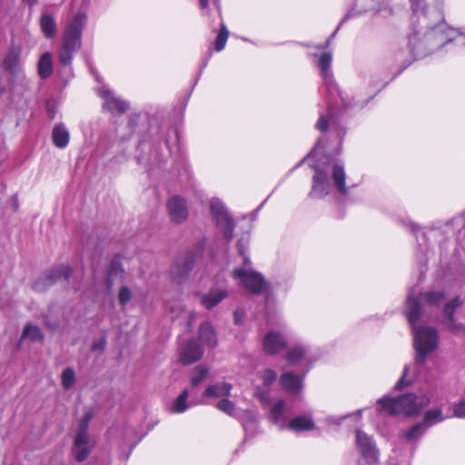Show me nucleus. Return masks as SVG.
Here are the masks:
<instances>
[{
    "label": "nucleus",
    "instance_id": "30",
    "mask_svg": "<svg viewBox=\"0 0 465 465\" xmlns=\"http://www.w3.org/2000/svg\"><path fill=\"white\" fill-rule=\"evenodd\" d=\"M188 396V391L183 390L174 401L171 408L172 411L175 413L184 412L190 407V404L187 402Z\"/></svg>",
    "mask_w": 465,
    "mask_h": 465
},
{
    "label": "nucleus",
    "instance_id": "33",
    "mask_svg": "<svg viewBox=\"0 0 465 465\" xmlns=\"http://www.w3.org/2000/svg\"><path fill=\"white\" fill-rule=\"evenodd\" d=\"M208 372H209L208 368H206L203 365H199V366L195 367L193 370V375L191 379L192 386L196 387L199 384H201L206 378Z\"/></svg>",
    "mask_w": 465,
    "mask_h": 465
},
{
    "label": "nucleus",
    "instance_id": "32",
    "mask_svg": "<svg viewBox=\"0 0 465 465\" xmlns=\"http://www.w3.org/2000/svg\"><path fill=\"white\" fill-rule=\"evenodd\" d=\"M30 339L33 341H40L44 339L41 329L33 324H27L23 331L22 339Z\"/></svg>",
    "mask_w": 465,
    "mask_h": 465
},
{
    "label": "nucleus",
    "instance_id": "13",
    "mask_svg": "<svg viewBox=\"0 0 465 465\" xmlns=\"http://www.w3.org/2000/svg\"><path fill=\"white\" fill-rule=\"evenodd\" d=\"M331 54L327 52L321 54L319 58V66L321 68V74L323 80V83L330 93L331 95H333L334 93H338L336 84L333 81L332 72L331 68Z\"/></svg>",
    "mask_w": 465,
    "mask_h": 465
},
{
    "label": "nucleus",
    "instance_id": "1",
    "mask_svg": "<svg viewBox=\"0 0 465 465\" xmlns=\"http://www.w3.org/2000/svg\"><path fill=\"white\" fill-rule=\"evenodd\" d=\"M316 127L323 133L329 132V134L333 137V147L331 148L326 144L327 137L323 135L307 156L306 159L312 162L310 165L314 170L312 190L309 194L312 198H322L328 195L332 181L337 191L341 194L346 195L348 188L345 186L346 175L343 166L324 154L326 153H339L345 135V130L338 124L331 105L326 113H320Z\"/></svg>",
    "mask_w": 465,
    "mask_h": 465
},
{
    "label": "nucleus",
    "instance_id": "2",
    "mask_svg": "<svg viewBox=\"0 0 465 465\" xmlns=\"http://www.w3.org/2000/svg\"><path fill=\"white\" fill-rule=\"evenodd\" d=\"M411 2L413 14L411 18L412 34L409 37V45L415 57L422 54L423 47L435 50L451 42L465 45V35L458 29L450 27L445 23L429 25V17L422 8L423 0Z\"/></svg>",
    "mask_w": 465,
    "mask_h": 465
},
{
    "label": "nucleus",
    "instance_id": "11",
    "mask_svg": "<svg viewBox=\"0 0 465 465\" xmlns=\"http://www.w3.org/2000/svg\"><path fill=\"white\" fill-rule=\"evenodd\" d=\"M97 94L104 100V108L107 109L111 113L123 114L129 109L127 102L116 96L105 86L99 88Z\"/></svg>",
    "mask_w": 465,
    "mask_h": 465
},
{
    "label": "nucleus",
    "instance_id": "5",
    "mask_svg": "<svg viewBox=\"0 0 465 465\" xmlns=\"http://www.w3.org/2000/svg\"><path fill=\"white\" fill-rule=\"evenodd\" d=\"M381 410L391 415H416L430 404L427 396L417 397L415 394H405L398 398H382L378 401Z\"/></svg>",
    "mask_w": 465,
    "mask_h": 465
},
{
    "label": "nucleus",
    "instance_id": "38",
    "mask_svg": "<svg viewBox=\"0 0 465 465\" xmlns=\"http://www.w3.org/2000/svg\"><path fill=\"white\" fill-rule=\"evenodd\" d=\"M92 418L93 414L91 411H87L84 413V417L79 420L78 430L76 432V435H89L88 427Z\"/></svg>",
    "mask_w": 465,
    "mask_h": 465
},
{
    "label": "nucleus",
    "instance_id": "22",
    "mask_svg": "<svg viewBox=\"0 0 465 465\" xmlns=\"http://www.w3.org/2000/svg\"><path fill=\"white\" fill-rule=\"evenodd\" d=\"M285 358L288 363L292 366L303 364L304 361H307L308 358V349L304 346H295L292 348L285 355ZM309 363L304 362L306 369L304 370V373L309 371Z\"/></svg>",
    "mask_w": 465,
    "mask_h": 465
},
{
    "label": "nucleus",
    "instance_id": "35",
    "mask_svg": "<svg viewBox=\"0 0 465 465\" xmlns=\"http://www.w3.org/2000/svg\"><path fill=\"white\" fill-rule=\"evenodd\" d=\"M62 385L64 389L72 388L75 382V372L72 368H67L62 372Z\"/></svg>",
    "mask_w": 465,
    "mask_h": 465
},
{
    "label": "nucleus",
    "instance_id": "20",
    "mask_svg": "<svg viewBox=\"0 0 465 465\" xmlns=\"http://www.w3.org/2000/svg\"><path fill=\"white\" fill-rule=\"evenodd\" d=\"M227 291L222 288H213L209 292L203 293L200 297L201 304L207 310L217 306L223 299L227 297Z\"/></svg>",
    "mask_w": 465,
    "mask_h": 465
},
{
    "label": "nucleus",
    "instance_id": "9",
    "mask_svg": "<svg viewBox=\"0 0 465 465\" xmlns=\"http://www.w3.org/2000/svg\"><path fill=\"white\" fill-rule=\"evenodd\" d=\"M70 272L71 270L67 265H60L53 268L45 274L40 276L35 282L33 288L37 292H44L62 279L67 281L69 279Z\"/></svg>",
    "mask_w": 465,
    "mask_h": 465
},
{
    "label": "nucleus",
    "instance_id": "6",
    "mask_svg": "<svg viewBox=\"0 0 465 465\" xmlns=\"http://www.w3.org/2000/svg\"><path fill=\"white\" fill-rule=\"evenodd\" d=\"M284 402L279 401L271 411L272 420L279 426L280 430H290L295 432L309 431L314 429V421L310 415H301L287 422L284 418Z\"/></svg>",
    "mask_w": 465,
    "mask_h": 465
},
{
    "label": "nucleus",
    "instance_id": "43",
    "mask_svg": "<svg viewBox=\"0 0 465 465\" xmlns=\"http://www.w3.org/2000/svg\"><path fill=\"white\" fill-rule=\"evenodd\" d=\"M453 416L459 419L465 418V400H461L460 402L453 405Z\"/></svg>",
    "mask_w": 465,
    "mask_h": 465
},
{
    "label": "nucleus",
    "instance_id": "48",
    "mask_svg": "<svg viewBox=\"0 0 465 465\" xmlns=\"http://www.w3.org/2000/svg\"><path fill=\"white\" fill-rule=\"evenodd\" d=\"M25 2L30 5L33 6L36 4L37 0H25Z\"/></svg>",
    "mask_w": 465,
    "mask_h": 465
},
{
    "label": "nucleus",
    "instance_id": "26",
    "mask_svg": "<svg viewBox=\"0 0 465 465\" xmlns=\"http://www.w3.org/2000/svg\"><path fill=\"white\" fill-rule=\"evenodd\" d=\"M53 72V55L51 53L45 52L38 60L37 73L42 79H46L52 75Z\"/></svg>",
    "mask_w": 465,
    "mask_h": 465
},
{
    "label": "nucleus",
    "instance_id": "23",
    "mask_svg": "<svg viewBox=\"0 0 465 465\" xmlns=\"http://www.w3.org/2000/svg\"><path fill=\"white\" fill-rule=\"evenodd\" d=\"M193 262L189 259H180L171 270L172 276L177 282L185 281L193 269Z\"/></svg>",
    "mask_w": 465,
    "mask_h": 465
},
{
    "label": "nucleus",
    "instance_id": "24",
    "mask_svg": "<svg viewBox=\"0 0 465 465\" xmlns=\"http://www.w3.org/2000/svg\"><path fill=\"white\" fill-rule=\"evenodd\" d=\"M232 389V385L228 382H217L212 385H209L204 392L203 396L206 398H221L226 397L231 394V391Z\"/></svg>",
    "mask_w": 465,
    "mask_h": 465
},
{
    "label": "nucleus",
    "instance_id": "12",
    "mask_svg": "<svg viewBox=\"0 0 465 465\" xmlns=\"http://www.w3.org/2000/svg\"><path fill=\"white\" fill-rule=\"evenodd\" d=\"M94 448V441L90 435H75L72 455L76 461L82 462L88 458Z\"/></svg>",
    "mask_w": 465,
    "mask_h": 465
},
{
    "label": "nucleus",
    "instance_id": "40",
    "mask_svg": "<svg viewBox=\"0 0 465 465\" xmlns=\"http://www.w3.org/2000/svg\"><path fill=\"white\" fill-rule=\"evenodd\" d=\"M133 297L132 291L127 286H123L120 288L118 293V301L122 306L126 305Z\"/></svg>",
    "mask_w": 465,
    "mask_h": 465
},
{
    "label": "nucleus",
    "instance_id": "19",
    "mask_svg": "<svg viewBox=\"0 0 465 465\" xmlns=\"http://www.w3.org/2000/svg\"><path fill=\"white\" fill-rule=\"evenodd\" d=\"M203 354V351L196 341H187L181 350L180 361L184 365H190L199 361Z\"/></svg>",
    "mask_w": 465,
    "mask_h": 465
},
{
    "label": "nucleus",
    "instance_id": "37",
    "mask_svg": "<svg viewBox=\"0 0 465 465\" xmlns=\"http://www.w3.org/2000/svg\"><path fill=\"white\" fill-rule=\"evenodd\" d=\"M228 36H229V31L227 30L226 26L223 24L221 30H220V32L217 35V38L215 40V50L217 52H220L224 48L227 39H228Z\"/></svg>",
    "mask_w": 465,
    "mask_h": 465
},
{
    "label": "nucleus",
    "instance_id": "27",
    "mask_svg": "<svg viewBox=\"0 0 465 465\" xmlns=\"http://www.w3.org/2000/svg\"><path fill=\"white\" fill-rule=\"evenodd\" d=\"M40 26L46 38H53L56 34V23L54 15L43 13L40 17Z\"/></svg>",
    "mask_w": 465,
    "mask_h": 465
},
{
    "label": "nucleus",
    "instance_id": "17",
    "mask_svg": "<svg viewBox=\"0 0 465 465\" xmlns=\"http://www.w3.org/2000/svg\"><path fill=\"white\" fill-rule=\"evenodd\" d=\"M3 66L7 74L16 73L17 76H21V71H25L21 61V47L12 46L3 60Z\"/></svg>",
    "mask_w": 465,
    "mask_h": 465
},
{
    "label": "nucleus",
    "instance_id": "36",
    "mask_svg": "<svg viewBox=\"0 0 465 465\" xmlns=\"http://www.w3.org/2000/svg\"><path fill=\"white\" fill-rule=\"evenodd\" d=\"M215 407L226 413L229 416H233L235 412V404L232 401L228 399H222L219 401L216 402Z\"/></svg>",
    "mask_w": 465,
    "mask_h": 465
},
{
    "label": "nucleus",
    "instance_id": "41",
    "mask_svg": "<svg viewBox=\"0 0 465 465\" xmlns=\"http://www.w3.org/2000/svg\"><path fill=\"white\" fill-rule=\"evenodd\" d=\"M259 374L265 386L271 385L277 378V373L272 369L264 370Z\"/></svg>",
    "mask_w": 465,
    "mask_h": 465
},
{
    "label": "nucleus",
    "instance_id": "42",
    "mask_svg": "<svg viewBox=\"0 0 465 465\" xmlns=\"http://www.w3.org/2000/svg\"><path fill=\"white\" fill-rule=\"evenodd\" d=\"M410 371H411V367L405 366L401 380L395 385L396 390L401 391V390H402L403 387L411 384V381L410 379H408V375H409Z\"/></svg>",
    "mask_w": 465,
    "mask_h": 465
},
{
    "label": "nucleus",
    "instance_id": "4",
    "mask_svg": "<svg viewBox=\"0 0 465 465\" xmlns=\"http://www.w3.org/2000/svg\"><path fill=\"white\" fill-rule=\"evenodd\" d=\"M86 20L85 14L78 12L64 28L62 43L58 50L59 62L64 66L71 64L74 54L81 48L82 33Z\"/></svg>",
    "mask_w": 465,
    "mask_h": 465
},
{
    "label": "nucleus",
    "instance_id": "7",
    "mask_svg": "<svg viewBox=\"0 0 465 465\" xmlns=\"http://www.w3.org/2000/svg\"><path fill=\"white\" fill-rule=\"evenodd\" d=\"M251 265H244V268H236L232 272V278L250 292L259 294L266 289V282L262 274L253 271Z\"/></svg>",
    "mask_w": 465,
    "mask_h": 465
},
{
    "label": "nucleus",
    "instance_id": "18",
    "mask_svg": "<svg viewBox=\"0 0 465 465\" xmlns=\"http://www.w3.org/2000/svg\"><path fill=\"white\" fill-rule=\"evenodd\" d=\"M462 304L461 299L457 296L450 302H447L443 308V322L452 331H465V326L462 324H457L454 321V312Z\"/></svg>",
    "mask_w": 465,
    "mask_h": 465
},
{
    "label": "nucleus",
    "instance_id": "10",
    "mask_svg": "<svg viewBox=\"0 0 465 465\" xmlns=\"http://www.w3.org/2000/svg\"><path fill=\"white\" fill-rule=\"evenodd\" d=\"M166 207L169 218L173 223L181 224L187 220L189 216V210L185 200L181 196H172L168 200Z\"/></svg>",
    "mask_w": 465,
    "mask_h": 465
},
{
    "label": "nucleus",
    "instance_id": "21",
    "mask_svg": "<svg viewBox=\"0 0 465 465\" xmlns=\"http://www.w3.org/2000/svg\"><path fill=\"white\" fill-rule=\"evenodd\" d=\"M303 376L296 375L292 371H286L282 374L280 381L282 386L290 393H298L302 388Z\"/></svg>",
    "mask_w": 465,
    "mask_h": 465
},
{
    "label": "nucleus",
    "instance_id": "3",
    "mask_svg": "<svg viewBox=\"0 0 465 465\" xmlns=\"http://www.w3.org/2000/svg\"><path fill=\"white\" fill-rule=\"evenodd\" d=\"M406 316L414 331V349L417 352L415 358L416 365L421 364L426 356L438 346V334L432 328L415 329V324L420 316V303L415 298V291L411 290L407 299Z\"/></svg>",
    "mask_w": 465,
    "mask_h": 465
},
{
    "label": "nucleus",
    "instance_id": "16",
    "mask_svg": "<svg viewBox=\"0 0 465 465\" xmlns=\"http://www.w3.org/2000/svg\"><path fill=\"white\" fill-rule=\"evenodd\" d=\"M286 345V339L274 331H269L262 341L263 351L268 355H275L281 352Z\"/></svg>",
    "mask_w": 465,
    "mask_h": 465
},
{
    "label": "nucleus",
    "instance_id": "45",
    "mask_svg": "<svg viewBox=\"0 0 465 465\" xmlns=\"http://www.w3.org/2000/svg\"><path fill=\"white\" fill-rule=\"evenodd\" d=\"M255 396L262 402H267L269 401V393L265 391H257L255 392Z\"/></svg>",
    "mask_w": 465,
    "mask_h": 465
},
{
    "label": "nucleus",
    "instance_id": "44",
    "mask_svg": "<svg viewBox=\"0 0 465 465\" xmlns=\"http://www.w3.org/2000/svg\"><path fill=\"white\" fill-rule=\"evenodd\" d=\"M349 17H350V14L346 15L342 18V20H341V22L340 25L337 27V29H336V30H339V28H340V26L341 25V24H342V23H344L347 19H349ZM336 32H337V31H335V32L331 35V37L326 41V43H325L323 45H319L317 48H318V49H323V48L328 47V46L330 45V44H331V39L334 37V35H335Z\"/></svg>",
    "mask_w": 465,
    "mask_h": 465
},
{
    "label": "nucleus",
    "instance_id": "47",
    "mask_svg": "<svg viewBox=\"0 0 465 465\" xmlns=\"http://www.w3.org/2000/svg\"><path fill=\"white\" fill-rule=\"evenodd\" d=\"M104 346V341H103V343L101 345H94L93 350H97V349L103 350Z\"/></svg>",
    "mask_w": 465,
    "mask_h": 465
},
{
    "label": "nucleus",
    "instance_id": "25",
    "mask_svg": "<svg viewBox=\"0 0 465 465\" xmlns=\"http://www.w3.org/2000/svg\"><path fill=\"white\" fill-rule=\"evenodd\" d=\"M52 140L54 144L58 148L67 146L70 140V133L64 124H55L52 132Z\"/></svg>",
    "mask_w": 465,
    "mask_h": 465
},
{
    "label": "nucleus",
    "instance_id": "28",
    "mask_svg": "<svg viewBox=\"0 0 465 465\" xmlns=\"http://www.w3.org/2000/svg\"><path fill=\"white\" fill-rule=\"evenodd\" d=\"M199 338L202 341L210 348L216 346L217 338L213 328L210 322H203L200 326Z\"/></svg>",
    "mask_w": 465,
    "mask_h": 465
},
{
    "label": "nucleus",
    "instance_id": "15",
    "mask_svg": "<svg viewBox=\"0 0 465 465\" xmlns=\"http://www.w3.org/2000/svg\"><path fill=\"white\" fill-rule=\"evenodd\" d=\"M21 76L16 73L7 74V85L1 88V92H9L13 95H23L29 88L30 81L27 79L25 71H21Z\"/></svg>",
    "mask_w": 465,
    "mask_h": 465
},
{
    "label": "nucleus",
    "instance_id": "29",
    "mask_svg": "<svg viewBox=\"0 0 465 465\" xmlns=\"http://www.w3.org/2000/svg\"><path fill=\"white\" fill-rule=\"evenodd\" d=\"M445 293L441 291L427 292L421 295L424 303L430 306H440L445 300Z\"/></svg>",
    "mask_w": 465,
    "mask_h": 465
},
{
    "label": "nucleus",
    "instance_id": "14",
    "mask_svg": "<svg viewBox=\"0 0 465 465\" xmlns=\"http://www.w3.org/2000/svg\"><path fill=\"white\" fill-rule=\"evenodd\" d=\"M356 442L361 450V455L370 462H377L379 451L371 437L361 430L356 431Z\"/></svg>",
    "mask_w": 465,
    "mask_h": 465
},
{
    "label": "nucleus",
    "instance_id": "39",
    "mask_svg": "<svg viewBox=\"0 0 465 465\" xmlns=\"http://www.w3.org/2000/svg\"><path fill=\"white\" fill-rule=\"evenodd\" d=\"M249 244V239L248 238H241L237 242V248L240 255L243 258V264L244 265H251V260L250 258L245 254V251L248 248Z\"/></svg>",
    "mask_w": 465,
    "mask_h": 465
},
{
    "label": "nucleus",
    "instance_id": "34",
    "mask_svg": "<svg viewBox=\"0 0 465 465\" xmlns=\"http://www.w3.org/2000/svg\"><path fill=\"white\" fill-rule=\"evenodd\" d=\"M426 427L423 425V423L420 422L414 426H412L407 432H406V439L410 441H414L419 440L423 433L426 430Z\"/></svg>",
    "mask_w": 465,
    "mask_h": 465
},
{
    "label": "nucleus",
    "instance_id": "8",
    "mask_svg": "<svg viewBox=\"0 0 465 465\" xmlns=\"http://www.w3.org/2000/svg\"><path fill=\"white\" fill-rule=\"evenodd\" d=\"M212 214L215 217L217 226L223 233V238L229 243L233 237L234 222L228 213L223 203L217 198L210 202Z\"/></svg>",
    "mask_w": 465,
    "mask_h": 465
},
{
    "label": "nucleus",
    "instance_id": "46",
    "mask_svg": "<svg viewBox=\"0 0 465 465\" xmlns=\"http://www.w3.org/2000/svg\"><path fill=\"white\" fill-rule=\"evenodd\" d=\"M200 1V5L202 6V8H206L208 6V0H199Z\"/></svg>",
    "mask_w": 465,
    "mask_h": 465
},
{
    "label": "nucleus",
    "instance_id": "31",
    "mask_svg": "<svg viewBox=\"0 0 465 465\" xmlns=\"http://www.w3.org/2000/svg\"><path fill=\"white\" fill-rule=\"evenodd\" d=\"M443 420L442 411L440 409L428 411L423 418L421 423L428 429L433 424L439 423Z\"/></svg>",
    "mask_w": 465,
    "mask_h": 465
}]
</instances>
